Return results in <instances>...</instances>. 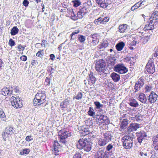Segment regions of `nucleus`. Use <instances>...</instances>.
Returning a JSON list of instances; mask_svg holds the SVG:
<instances>
[{
  "mask_svg": "<svg viewBox=\"0 0 158 158\" xmlns=\"http://www.w3.org/2000/svg\"><path fill=\"white\" fill-rule=\"evenodd\" d=\"M44 53L43 52V50H40L38 51V52L36 53V56L38 57H41L42 56H43V54Z\"/></svg>",
  "mask_w": 158,
  "mask_h": 158,
  "instance_id": "nucleus-59",
  "label": "nucleus"
},
{
  "mask_svg": "<svg viewBox=\"0 0 158 158\" xmlns=\"http://www.w3.org/2000/svg\"><path fill=\"white\" fill-rule=\"evenodd\" d=\"M158 95L154 92L152 91L148 97V102L150 103H154L157 100Z\"/></svg>",
  "mask_w": 158,
  "mask_h": 158,
  "instance_id": "nucleus-15",
  "label": "nucleus"
},
{
  "mask_svg": "<svg viewBox=\"0 0 158 158\" xmlns=\"http://www.w3.org/2000/svg\"><path fill=\"white\" fill-rule=\"evenodd\" d=\"M8 44L10 46L13 47L15 45V44L14 40L11 38H10L9 40Z\"/></svg>",
  "mask_w": 158,
  "mask_h": 158,
  "instance_id": "nucleus-55",
  "label": "nucleus"
},
{
  "mask_svg": "<svg viewBox=\"0 0 158 158\" xmlns=\"http://www.w3.org/2000/svg\"><path fill=\"white\" fill-rule=\"evenodd\" d=\"M29 3V2L27 0H24L23 2V4L24 6L27 7L28 6Z\"/></svg>",
  "mask_w": 158,
  "mask_h": 158,
  "instance_id": "nucleus-64",
  "label": "nucleus"
},
{
  "mask_svg": "<svg viewBox=\"0 0 158 158\" xmlns=\"http://www.w3.org/2000/svg\"><path fill=\"white\" fill-rule=\"evenodd\" d=\"M80 11L82 12L83 15H85V14L88 12V8H87L86 7H83L80 10Z\"/></svg>",
  "mask_w": 158,
  "mask_h": 158,
  "instance_id": "nucleus-48",
  "label": "nucleus"
},
{
  "mask_svg": "<svg viewBox=\"0 0 158 158\" xmlns=\"http://www.w3.org/2000/svg\"><path fill=\"white\" fill-rule=\"evenodd\" d=\"M136 135L137 137V140L140 144H141L142 141L146 138L147 136V135L146 132L143 130L136 132Z\"/></svg>",
  "mask_w": 158,
  "mask_h": 158,
  "instance_id": "nucleus-10",
  "label": "nucleus"
},
{
  "mask_svg": "<svg viewBox=\"0 0 158 158\" xmlns=\"http://www.w3.org/2000/svg\"><path fill=\"white\" fill-rule=\"evenodd\" d=\"M82 94L81 93L79 92L78 93L76 96L74 97L73 98V99H76L77 100H79L82 98Z\"/></svg>",
  "mask_w": 158,
  "mask_h": 158,
  "instance_id": "nucleus-52",
  "label": "nucleus"
},
{
  "mask_svg": "<svg viewBox=\"0 0 158 158\" xmlns=\"http://www.w3.org/2000/svg\"><path fill=\"white\" fill-rule=\"evenodd\" d=\"M81 4V2L79 0H75L73 2V6L75 7H77Z\"/></svg>",
  "mask_w": 158,
  "mask_h": 158,
  "instance_id": "nucleus-56",
  "label": "nucleus"
},
{
  "mask_svg": "<svg viewBox=\"0 0 158 158\" xmlns=\"http://www.w3.org/2000/svg\"><path fill=\"white\" fill-rule=\"evenodd\" d=\"M106 66V63L103 59L98 61L95 64V69L96 71L98 72L104 71Z\"/></svg>",
  "mask_w": 158,
  "mask_h": 158,
  "instance_id": "nucleus-5",
  "label": "nucleus"
},
{
  "mask_svg": "<svg viewBox=\"0 0 158 158\" xmlns=\"http://www.w3.org/2000/svg\"><path fill=\"white\" fill-rule=\"evenodd\" d=\"M102 18L99 17L97 19H95L94 21V23L95 24H99L102 23Z\"/></svg>",
  "mask_w": 158,
  "mask_h": 158,
  "instance_id": "nucleus-49",
  "label": "nucleus"
},
{
  "mask_svg": "<svg viewBox=\"0 0 158 158\" xmlns=\"http://www.w3.org/2000/svg\"><path fill=\"white\" fill-rule=\"evenodd\" d=\"M114 149V148L113 147V145L111 143L109 144L106 147V150L107 152H110L113 149Z\"/></svg>",
  "mask_w": 158,
  "mask_h": 158,
  "instance_id": "nucleus-44",
  "label": "nucleus"
},
{
  "mask_svg": "<svg viewBox=\"0 0 158 158\" xmlns=\"http://www.w3.org/2000/svg\"><path fill=\"white\" fill-rule=\"evenodd\" d=\"M128 120L127 119H124L121 123L120 126V129L123 130L125 129L128 124Z\"/></svg>",
  "mask_w": 158,
  "mask_h": 158,
  "instance_id": "nucleus-29",
  "label": "nucleus"
},
{
  "mask_svg": "<svg viewBox=\"0 0 158 158\" xmlns=\"http://www.w3.org/2000/svg\"><path fill=\"white\" fill-rule=\"evenodd\" d=\"M54 69L51 66H49L48 67L47 71L48 73H49V76L50 77H52V74L54 73Z\"/></svg>",
  "mask_w": 158,
  "mask_h": 158,
  "instance_id": "nucleus-40",
  "label": "nucleus"
},
{
  "mask_svg": "<svg viewBox=\"0 0 158 158\" xmlns=\"http://www.w3.org/2000/svg\"><path fill=\"white\" fill-rule=\"evenodd\" d=\"M0 117L1 120L3 121H5L6 118L5 113L4 112L1 111L0 112Z\"/></svg>",
  "mask_w": 158,
  "mask_h": 158,
  "instance_id": "nucleus-51",
  "label": "nucleus"
},
{
  "mask_svg": "<svg viewBox=\"0 0 158 158\" xmlns=\"http://www.w3.org/2000/svg\"><path fill=\"white\" fill-rule=\"evenodd\" d=\"M128 104L130 106L134 107H136L139 106L138 102L134 99H130Z\"/></svg>",
  "mask_w": 158,
  "mask_h": 158,
  "instance_id": "nucleus-30",
  "label": "nucleus"
},
{
  "mask_svg": "<svg viewBox=\"0 0 158 158\" xmlns=\"http://www.w3.org/2000/svg\"><path fill=\"white\" fill-rule=\"evenodd\" d=\"M110 76L114 82H117L120 79V76L119 74L114 72L112 73Z\"/></svg>",
  "mask_w": 158,
  "mask_h": 158,
  "instance_id": "nucleus-26",
  "label": "nucleus"
},
{
  "mask_svg": "<svg viewBox=\"0 0 158 158\" xmlns=\"http://www.w3.org/2000/svg\"><path fill=\"white\" fill-rule=\"evenodd\" d=\"M73 158H81V155L79 153H76Z\"/></svg>",
  "mask_w": 158,
  "mask_h": 158,
  "instance_id": "nucleus-61",
  "label": "nucleus"
},
{
  "mask_svg": "<svg viewBox=\"0 0 158 158\" xmlns=\"http://www.w3.org/2000/svg\"><path fill=\"white\" fill-rule=\"evenodd\" d=\"M80 32L79 30H76L74 31L71 34L70 36H71V38L72 40L74 39L75 38V35L76 34H77L78 33Z\"/></svg>",
  "mask_w": 158,
  "mask_h": 158,
  "instance_id": "nucleus-50",
  "label": "nucleus"
},
{
  "mask_svg": "<svg viewBox=\"0 0 158 158\" xmlns=\"http://www.w3.org/2000/svg\"><path fill=\"white\" fill-rule=\"evenodd\" d=\"M87 142V141L83 139H80L76 145L77 148L79 149H83Z\"/></svg>",
  "mask_w": 158,
  "mask_h": 158,
  "instance_id": "nucleus-21",
  "label": "nucleus"
},
{
  "mask_svg": "<svg viewBox=\"0 0 158 158\" xmlns=\"http://www.w3.org/2000/svg\"><path fill=\"white\" fill-rule=\"evenodd\" d=\"M114 71L120 74H123L127 73L128 69L125 67L123 64H118L114 67Z\"/></svg>",
  "mask_w": 158,
  "mask_h": 158,
  "instance_id": "nucleus-6",
  "label": "nucleus"
},
{
  "mask_svg": "<svg viewBox=\"0 0 158 158\" xmlns=\"http://www.w3.org/2000/svg\"><path fill=\"white\" fill-rule=\"evenodd\" d=\"M140 127V125L136 123H131L127 128V131L128 132H130L135 131L139 128Z\"/></svg>",
  "mask_w": 158,
  "mask_h": 158,
  "instance_id": "nucleus-14",
  "label": "nucleus"
},
{
  "mask_svg": "<svg viewBox=\"0 0 158 158\" xmlns=\"http://www.w3.org/2000/svg\"><path fill=\"white\" fill-rule=\"evenodd\" d=\"M150 35H147L144 36V37L143 38V44H145L147 43L148 41V40L150 39Z\"/></svg>",
  "mask_w": 158,
  "mask_h": 158,
  "instance_id": "nucleus-54",
  "label": "nucleus"
},
{
  "mask_svg": "<svg viewBox=\"0 0 158 158\" xmlns=\"http://www.w3.org/2000/svg\"><path fill=\"white\" fill-rule=\"evenodd\" d=\"M2 94L5 96L10 95L12 94V90L10 89V86L8 88H3L1 91Z\"/></svg>",
  "mask_w": 158,
  "mask_h": 158,
  "instance_id": "nucleus-22",
  "label": "nucleus"
},
{
  "mask_svg": "<svg viewBox=\"0 0 158 158\" xmlns=\"http://www.w3.org/2000/svg\"><path fill=\"white\" fill-rule=\"evenodd\" d=\"M144 84V80L142 77H141L135 83L134 87V92L136 93L138 91L140 90V89Z\"/></svg>",
  "mask_w": 158,
  "mask_h": 158,
  "instance_id": "nucleus-12",
  "label": "nucleus"
},
{
  "mask_svg": "<svg viewBox=\"0 0 158 158\" xmlns=\"http://www.w3.org/2000/svg\"><path fill=\"white\" fill-rule=\"evenodd\" d=\"M143 2L142 1L140 2V1L136 3L133 6H132L131 8V10H134L138 8L139 7L141 6L142 5H143L144 4L143 3Z\"/></svg>",
  "mask_w": 158,
  "mask_h": 158,
  "instance_id": "nucleus-33",
  "label": "nucleus"
},
{
  "mask_svg": "<svg viewBox=\"0 0 158 158\" xmlns=\"http://www.w3.org/2000/svg\"><path fill=\"white\" fill-rule=\"evenodd\" d=\"M78 39L81 43H84L85 40V37L84 35H78Z\"/></svg>",
  "mask_w": 158,
  "mask_h": 158,
  "instance_id": "nucleus-46",
  "label": "nucleus"
},
{
  "mask_svg": "<svg viewBox=\"0 0 158 158\" xmlns=\"http://www.w3.org/2000/svg\"><path fill=\"white\" fill-rule=\"evenodd\" d=\"M124 45V43L123 42H121L116 45V48L118 51H120L123 49Z\"/></svg>",
  "mask_w": 158,
  "mask_h": 158,
  "instance_id": "nucleus-34",
  "label": "nucleus"
},
{
  "mask_svg": "<svg viewBox=\"0 0 158 158\" xmlns=\"http://www.w3.org/2000/svg\"><path fill=\"white\" fill-rule=\"evenodd\" d=\"M33 22L32 20L28 19L25 22V25L27 27L29 28L33 25Z\"/></svg>",
  "mask_w": 158,
  "mask_h": 158,
  "instance_id": "nucleus-42",
  "label": "nucleus"
},
{
  "mask_svg": "<svg viewBox=\"0 0 158 158\" xmlns=\"http://www.w3.org/2000/svg\"><path fill=\"white\" fill-rule=\"evenodd\" d=\"M108 45V43L107 42H103L100 45H99V49H101L103 48H105L107 47Z\"/></svg>",
  "mask_w": 158,
  "mask_h": 158,
  "instance_id": "nucleus-45",
  "label": "nucleus"
},
{
  "mask_svg": "<svg viewBox=\"0 0 158 158\" xmlns=\"http://www.w3.org/2000/svg\"><path fill=\"white\" fill-rule=\"evenodd\" d=\"M88 84L91 85L94 84L96 80V78L94 76L92 72H90L88 77Z\"/></svg>",
  "mask_w": 158,
  "mask_h": 158,
  "instance_id": "nucleus-17",
  "label": "nucleus"
},
{
  "mask_svg": "<svg viewBox=\"0 0 158 158\" xmlns=\"http://www.w3.org/2000/svg\"><path fill=\"white\" fill-rule=\"evenodd\" d=\"M10 101L12 106L16 109L19 108L23 106L22 100L19 98H16L12 96Z\"/></svg>",
  "mask_w": 158,
  "mask_h": 158,
  "instance_id": "nucleus-4",
  "label": "nucleus"
},
{
  "mask_svg": "<svg viewBox=\"0 0 158 158\" xmlns=\"http://www.w3.org/2000/svg\"><path fill=\"white\" fill-rule=\"evenodd\" d=\"M105 87L108 89H111L114 87V85L108 81L105 82Z\"/></svg>",
  "mask_w": 158,
  "mask_h": 158,
  "instance_id": "nucleus-39",
  "label": "nucleus"
},
{
  "mask_svg": "<svg viewBox=\"0 0 158 158\" xmlns=\"http://www.w3.org/2000/svg\"><path fill=\"white\" fill-rule=\"evenodd\" d=\"M109 19L108 17H106L104 18H102V23L105 24V23L107 22Z\"/></svg>",
  "mask_w": 158,
  "mask_h": 158,
  "instance_id": "nucleus-60",
  "label": "nucleus"
},
{
  "mask_svg": "<svg viewBox=\"0 0 158 158\" xmlns=\"http://www.w3.org/2000/svg\"><path fill=\"white\" fill-rule=\"evenodd\" d=\"M104 137L103 138L107 142H109L111 140L112 138L113 137L111 133L109 132H107L103 133L102 135Z\"/></svg>",
  "mask_w": 158,
  "mask_h": 158,
  "instance_id": "nucleus-23",
  "label": "nucleus"
},
{
  "mask_svg": "<svg viewBox=\"0 0 158 158\" xmlns=\"http://www.w3.org/2000/svg\"><path fill=\"white\" fill-rule=\"evenodd\" d=\"M127 25L125 24L120 25L118 27L119 32L121 33L124 32L127 29Z\"/></svg>",
  "mask_w": 158,
  "mask_h": 158,
  "instance_id": "nucleus-32",
  "label": "nucleus"
},
{
  "mask_svg": "<svg viewBox=\"0 0 158 158\" xmlns=\"http://www.w3.org/2000/svg\"><path fill=\"white\" fill-rule=\"evenodd\" d=\"M108 142L104 138H99L98 140V144L101 146H103L105 145Z\"/></svg>",
  "mask_w": 158,
  "mask_h": 158,
  "instance_id": "nucleus-36",
  "label": "nucleus"
},
{
  "mask_svg": "<svg viewBox=\"0 0 158 158\" xmlns=\"http://www.w3.org/2000/svg\"><path fill=\"white\" fill-rule=\"evenodd\" d=\"M70 105V100L68 99L64 100L63 101L60 103V106L61 109L64 110V109L66 108V109L69 107Z\"/></svg>",
  "mask_w": 158,
  "mask_h": 158,
  "instance_id": "nucleus-19",
  "label": "nucleus"
},
{
  "mask_svg": "<svg viewBox=\"0 0 158 158\" xmlns=\"http://www.w3.org/2000/svg\"><path fill=\"white\" fill-rule=\"evenodd\" d=\"M133 138L129 136H124L121 139L124 148L130 149L132 147Z\"/></svg>",
  "mask_w": 158,
  "mask_h": 158,
  "instance_id": "nucleus-3",
  "label": "nucleus"
},
{
  "mask_svg": "<svg viewBox=\"0 0 158 158\" xmlns=\"http://www.w3.org/2000/svg\"><path fill=\"white\" fill-rule=\"evenodd\" d=\"M19 30L16 26L13 27L11 30L10 33L12 35H15L18 33Z\"/></svg>",
  "mask_w": 158,
  "mask_h": 158,
  "instance_id": "nucleus-37",
  "label": "nucleus"
},
{
  "mask_svg": "<svg viewBox=\"0 0 158 158\" xmlns=\"http://www.w3.org/2000/svg\"><path fill=\"white\" fill-rule=\"evenodd\" d=\"M61 147V144H60L58 141L55 140L54 141L53 144V147L55 151V154L56 155L59 154V149Z\"/></svg>",
  "mask_w": 158,
  "mask_h": 158,
  "instance_id": "nucleus-20",
  "label": "nucleus"
},
{
  "mask_svg": "<svg viewBox=\"0 0 158 158\" xmlns=\"http://www.w3.org/2000/svg\"><path fill=\"white\" fill-rule=\"evenodd\" d=\"M151 20H153L154 21H156L158 20V11L154 10L151 14V16L149 18Z\"/></svg>",
  "mask_w": 158,
  "mask_h": 158,
  "instance_id": "nucleus-28",
  "label": "nucleus"
},
{
  "mask_svg": "<svg viewBox=\"0 0 158 158\" xmlns=\"http://www.w3.org/2000/svg\"><path fill=\"white\" fill-rule=\"evenodd\" d=\"M108 67L111 69L112 68H114L115 66L114 65L116 63V59L113 56H110L108 58Z\"/></svg>",
  "mask_w": 158,
  "mask_h": 158,
  "instance_id": "nucleus-13",
  "label": "nucleus"
},
{
  "mask_svg": "<svg viewBox=\"0 0 158 158\" xmlns=\"http://www.w3.org/2000/svg\"><path fill=\"white\" fill-rule=\"evenodd\" d=\"M45 94L43 92L39 91L36 94L34 99V106H40L44 103L45 101Z\"/></svg>",
  "mask_w": 158,
  "mask_h": 158,
  "instance_id": "nucleus-2",
  "label": "nucleus"
},
{
  "mask_svg": "<svg viewBox=\"0 0 158 158\" xmlns=\"http://www.w3.org/2000/svg\"><path fill=\"white\" fill-rule=\"evenodd\" d=\"M138 43L139 42L138 41H136L134 40L132 42H131L129 44L131 46H135L136 45V44Z\"/></svg>",
  "mask_w": 158,
  "mask_h": 158,
  "instance_id": "nucleus-62",
  "label": "nucleus"
},
{
  "mask_svg": "<svg viewBox=\"0 0 158 158\" xmlns=\"http://www.w3.org/2000/svg\"><path fill=\"white\" fill-rule=\"evenodd\" d=\"M10 89L12 90V93L13 90H14L15 92L16 93H19L20 92L19 87L18 86H10Z\"/></svg>",
  "mask_w": 158,
  "mask_h": 158,
  "instance_id": "nucleus-47",
  "label": "nucleus"
},
{
  "mask_svg": "<svg viewBox=\"0 0 158 158\" xmlns=\"http://www.w3.org/2000/svg\"><path fill=\"white\" fill-rule=\"evenodd\" d=\"M101 155L100 151H98L95 155L94 158H102Z\"/></svg>",
  "mask_w": 158,
  "mask_h": 158,
  "instance_id": "nucleus-57",
  "label": "nucleus"
},
{
  "mask_svg": "<svg viewBox=\"0 0 158 158\" xmlns=\"http://www.w3.org/2000/svg\"><path fill=\"white\" fill-rule=\"evenodd\" d=\"M95 1L99 6L102 8H106L109 5L106 0H95Z\"/></svg>",
  "mask_w": 158,
  "mask_h": 158,
  "instance_id": "nucleus-18",
  "label": "nucleus"
},
{
  "mask_svg": "<svg viewBox=\"0 0 158 158\" xmlns=\"http://www.w3.org/2000/svg\"><path fill=\"white\" fill-rule=\"evenodd\" d=\"M51 78L50 77H48L46 78L44 82L45 85L46 86H49L50 85Z\"/></svg>",
  "mask_w": 158,
  "mask_h": 158,
  "instance_id": "nucleus-43",
  "label": "nucleus"
},
{
  "mask_svg": "<svg viewBox=\"0 0 158 158\" xmlns=\"http://www.w3.org/2000/svg\"><path fill=\"white\" fill-rule=\"evenodd\" d=\"M86 143L83 149L87 152H89L91 149V144L88 141Z\"/></svg>",
  "mask_w": 158,
  "mask_h": 158,
  "instance_id": "nucleus-35",
  "label": "nucleus"
},
{
  "mask_svg": "<svg viewBox=\"0 0 158 158\" xmlns=\"http://www.w3.org/2000/svg\"><path fill=\"white\" fill-rule=\"evenodd\" d=\"M71 132L68 129H63L58 132V139L60 143L63 145H66L67 143L66 139L71 136Z\"/></svg>",
  "mask_w": 158,
  "mask_h": 158,
  "instance_id": "nucleus-1",
  "label": "nucleus"
},
{
  "mask_svg": "<svg viewBox=\"0 0 158 158\" xmlns=\"http://www.w3.org/2000/svg\"><path fill=\"white\" fill-rule=\"evenodd\" d=\"M100 153L101 154L102 158H109V153L106 151L105 152L100 151Z\"/></svg>",
  "mask_w": 158,
  "mask_h": 158,
  "instance_id": "nucleus-38",
  "label": "nucleus"
},
{
  "mask_svg": "<svg viewBox=\"0 0 158 158\" xmlns=\"http://www.w3.org/2000/svg\"><path fill=\"white\" fill-rule=\"evenodd\" d=\"M88 113L90 116L94 117L95 115V112L92 107H89V109L88 112Z\"/></svg>",
  "mask_w": 158,
  "mask_h": 158,
  "instance_id": "nucleus-41",
  "label": "nucleus"
},
{
  "mask_svg": "<svg viewBox=\"0 0 158 158\" xmlns=\"http://www.w3.org/2000/svg\"><path fill=\"white\" fill-rule=\"evenodd\" d=\"M80 133L82 135V136H85L89 133V130L88 127V126H85V127H83L80 131Z\"/></svg>",
  "mask_w": 158,
  "mask_h": 158,
  "instance_id": "nucleus-25",
  "label": "nucleus"
},
{
  "mask_svg": "<svg viewBox=\"0 0 158 158\" xmlns=\"http://www.w3.org/2000/svg\"><path fill=\"white\" fill-rule=\"evenodd\" d=\"M104 71L101 72H100L101 73L100 74V77L101 78H104L106 77V74L104 73Z\"/></svg>",
  "mask_w": 158,
  "mask_h": 158,
  "instance_id": "nucleus-63",
  "label": "nucleus"
},
{
  "mask_svg": "<svg viewBox=\"0 0 158 158\" xmlns=\"http://www.w3.org/2000/svg\"><path fill=\"white\" fill-rule=\"evenodd\" d=\"M96 118L98 120V122L101 123H103L105 125L108 124L110 122V120L106 116L102 114L97 115Z\"/></svg>",
  "mask_w": 158,
  "mask_h": 158,
  "instance_id": "nucleus-9",
  "label": "nucleus"
},
{
  "mask_svg": "<svg viewBox=\"0 0 158 158\" xmlns=\"http://www.w3.org/2000/svg\"><path fill=\"white\" fill-rule=\"evenodd\" d=\"M30 152V150L29 149H25L23 150V151L20 152V154L21 155L24 154H27Z\"/></svg>",
  "mask_w": 158,
  "mask_h": 158,
  "instance_id": "nucleus-53",
  "label": "nucleus"
},
{
  "mask_svg": "<svg viewBox=\"0 0 158 158\" xmlns=\"http://www.w3.org/2000/svg\"><path fill=\"white\" fill-rule=\"evenodd\" d=\"M153 145L154 146V149L158 152V135L155 138L153 143Z\"/></svg>",
  "mask_w": 158,
  "mask_h": 158,
  "instance_id": "nucleus-31",
  "label": "nucleus"
},
{
  "mask_svg": "<svg viewBox=\"0 0 158 158\" xmlns=\"http://www.w3.org/2000/svg\"><path fill=\"white\" fill-rule=\"evenodd\" d=\"M14 133V129L13 127L10 126L6 127L2 133V135L3 139L5 141H6V138Z\"/></svg>",
  "mask_w": 158,
  "mask_h": 158,
  "instance_id": "nucleus-7",
  "label": "nucleus"
},
{
  "mask_svg": "<svg viewBox=\"0 0 158 158\" xmlns=\"http://www.w3.org/2000/svg\"><path fill=\"white\" fill-rule=\"evenodd\" d=\"M139 100L142 103L148 104L147 98H146L145 94H141L139 95Z\"/></svg>",
  "mask_w": 158,
  "mask_h": 158,
  "instance_id": "nucleus-27",
  "label": "nucleus"
},
{
  "mask_svg": "<svg viewBox=\"0 0 158 158\" xmlns=\"http://www.w3.org/2000/svg\"><path fill=\"white\" fill-rule=\"evenodd\" d=\"M94 104L95 106L94 109L96 111L98 110L99 112H101L102 111V109L104 108V105L101 104L99 102L96 101L94 102Z\"/></svg>",
  "mask_w": 158,
  "mask_h": 158,
  "instance_id": "nucleus-24",
  "label": "nucleus"
},
{
  "mask_svg": "<svg viewBox=\"0 0 158 158\" xmlns=\"http://www.w3.org/2000/svg\"><path fill=\"white\" fill-rule=\"evenodd\" d=\"M77 17H78V19H80L82 18L83 16H84V15H83V14L82 13L80 10L78 11V12L77 13Z\"/></svg>",
  "mask_w": 158,
  "mask_h": 158,
  "instance_id": "nucleus-58",
  "label": "nucleus"
},
{
  "mask_svg": "<svg viewBox=\"0 0 158 158\" xmlns=\"http://www.w3.org/2000/svg\"><path fill=\"white\" fill-rule=\"evenodd\" d=\"M146 73L153 74L155 72V67L154 63L152 59L149 60L145 68Z\"/></svg>",
  "mask_w": 158,
  "mask_h": 158,
  "instance_id": "nucleus-8",
  "label": "nucleus"
},
{
  "mask_svg": "<svg viewBox=\"0 0 158 158\" xmlns=\"http://www.w3.org/2000/svg\"><path fill=\"white\" fill-rule=\"evenodd\" d=\"M150 21L147 22L146 24L145 25L143 30L145 31H151V32L152 31V30L154 28V25L156 21H154L153 20H151L149 19Z\"/></svg>",
  "mask_w": 158,
  "mask_h": 158,
  "instance_id": "nucleus-11",
  "label": "nucleus"
},
{
  "mask_svg": "<svg viewBox=\"0 0 158 158\" xmlns=\"http://www.w3.org/2000/svg\"><path fill=\"white\" fill-rule=\"evenodd\" d=\"M98 35L97 34H94L91 35L87 38L88 40L89 39H92V42L93 45H95L98 43L99 40L98 38Z\"/></svg>",
  "mask_w": 158,
  "mask_h": 158,
  "instance_id": "nucleus-16",
  "label": "nucleus"
}]
</instances>
